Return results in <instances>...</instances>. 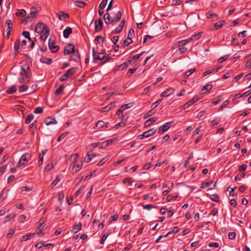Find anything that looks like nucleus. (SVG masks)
Segmentation results:
<instances>
[{
    "mask_svg": "<svg viewBox=\"0 0 251 251\" xmlns=\"http://www.w3.org/2000/svg\"><path fill=\"white\" fill-rule=\"evenodd\" d=\"M155 113V110H154V108H153L152 109L149 111L146 114H145V117H148L151 116L152 115H153Z\"/></svg>",
    "mask_w": 251,
    "mask_h": 251,
    "instance_id": "bf43d9fd",
    "label": "nucleus"
},
{
    "mask_svg": "<svg viewBox=\"0 0 251 251\" xmlns=\"http://www.w3.org/2000/svg\"><path fill=\"white\" fill-rule=\"evenodd\" d=\"M189 42V41L187 39L182 40L181 41H179L178 42H176L174 45H173V49H176L177 48H180L182 47H183L185 46L187 43Z\"/></svg>",
    "mask_w": 251,
    "mask_h": 251,
    "instance_id": "0eeeda50",
    "label": "nucleus"
},
{
    "mask_svg": "<svg viewBox=\"0 0 251 251\" xmlns=\"http://www.w3.org/2000/svg\"><path fill=\"white\" fill-rule=\"evenodd\" d=\"M4 190H2L0 194V200H4L7 197V194H4Z\"/></svg>",
    "mask_w": 251,
    "mask_h": 251,
    "instance_id": "13d9d810",
    "label": "nucleus"
},
{
    "mask_svg": "<svg viewBox=\"0 0 251 251\" xmlns=\"http://www.w3.org/2000/svg\"><path fill=\"white\" fill-rule=\"evenodd\" d=\"M103 19L106 24H112V19H111L110 15L108 13H106L104 15Z\"/></svg>",
    "mask_w": 251,
    "mask_h": 251,
    "instance_id": "5701e85b",
    "label": "nucleus"
},
{
    "mask_svg": "<svg viewBox=\"0 0 251 251\" xmlns=\"http://www.w3.org/2000/svg\"><path fill=\"white\" fill-rule=\"evenodd\" d=\"M28 87L25 84H22L19 86V91L20 92H23L26 91Z\"/></svg>",
    "mask_w": 251,
    "mask_h": 251,
    "instance_id": "49530a36",
    "label": "nucleus"
},
{
    "mask_svg": "<svg viewBox=\"0 0 251 251\" xmlns=\"http://www.w3.org/2000/svg\"><path fill=\"white\" fill-rule=\"evenodd\" d=\"M125 19H122V21L118 25V26L111 32V34H118L120 33L125 25Z\"/></svg>",
    "mask_w": 251,
    "mask_h": 251,
    "instance_id": "6e6552de",
    "label": "nucleus"
},
{
    "mask_svg": "<svg viewBox=\"0 0 251 251\" xmlns=\"http://www.w3.org/2000/svg\"><path fill=\"white\" fill-rule=\"evenodd\" d=\"M72 32V29L70 27H67L63 31V36L64 38H67L70 34Z\"/></svg>",
    "mask_w": 251,
    "mask_h": 251,
    "instance_id": "393cba45",
    "label": "nucleus"
},
{
    "mask_svg": "<svg viewBox=\"0 0 251 251\" xmlns=\"http://www.w3.org/2000/svg\"><path fill=\"white\" fill-rule=\"evenodd\" d=\"M75 6L79 7H83L86 5V3L80 0H76L75 1Z\"/></svg>",
    "mask_w": 251,
    "mask_h": 251,
    "instance_id": "473e14b6",
    "label": "nucleus"
},
{
    "mask_svg": "<svg viewBox=\"0 0 251 251\" xmlns=\"http://www.w3.org/2000/svg\"><path fill=\"white\" fill-rule=\"evenodd\" d=\"M114 140H115L114 139H109V140L104 141L103 142H102L101 144V146L100 148H106V147L111 145V144H112Z\"/></svg>",
    "mask_w": 251,
    "mask_h": 251,
    "instance_id": "6ab92c4d",
    "label": "nucleus"
},
{
    "mask_svg": "<svg viewBox=\"0 0 251 251\" xmlns=\"http://www.w3.org/2000/svg\"><path fill=\"white\" fill-rule=\"evenodd\" d=\"M107 0H102L101 2H100L99 6L100 7V9H104L107 4Z\"/></svg>",
    "mask_w": 251,
    "mask_h": 251,
    "instance_id": "864d4df0",
    "label": "nucleus"
},
{
    "mask_svg": "<svg viewBox=\"0 0 251 251\" xmlns=\"http://www.w3.org/2000/svg\"><path fill=\"white\" fill-rule=\"evenodd\" d=\"M156 129L151 128L147 131L144 132L143 134V136H144L145 138H148L154 134L156 132Z\"/></svg>",
    "mask_w": 251,
    "mask_h": 251,
    "instance_id": "dca6fc26",
    "label": "nucleus"
},
{
    "mask_svg": "<svg viewBox=\"0 0 251 251\" xmlns=\"http://www.w3.org/2000/svg\"><path fill=\"white\" fill-rule=\"evenodd\" d=\"M34 233H28L25 235H24L21 238V240L22 241H27V240H28L34 237Z\"/></svg>",
    "mask_w": 251,
    "mask_h": 251,
    "instance_id": "b1692460",
    "label": "nucleus"
},
{
    "mask_svg": "<svg viewBox=\"0 0 251 251\" xmlns=\"http://www.w3.org/2000/svg\"><path fill=\"white\" fill-rule=\"evenodd\" d=\"M62 177V176L61 175L57 176H56V178L53 181L52 183L50 184V187L51 188H53L60 181Z\"/></svg>",
    "mask_w": 251,
    "mask_h": 251,
    "instance_id": "aec40b11",
    "label": "nucleus"
},
{
    "mask_svg": "<svg viewBox=\"0 0 251 251\" xmlns=\"http://www.w3.org/2000/svg\"><path fill=\"white\" fill-rule=\"evenodd\" d=\"M218 71V69H216V68H214L212 70H207L203 73V76H205L207 75L210 74L214 72H217Z\"/></svg>",
    "mask_w": 251,
    "mask_h": 251,
    "instance_id": "a18cd8bd",
    "label": "nucleus"
},
{
    "mask_svg": "<svg viewBox=\"0 0 251 251\" xmlns=\"http://www.w3.org/2000/svg\"><path fill=\"white\" fill-rule=\"evenodd\" d=\"M132 43V40L131 38H127L126 40H124L122 44V46L124 47H127L130 44Z\"/></svg>",
    "mask_w": 251,
    "mask_h": 251,
    "instance_id": "2f4dec72",
    "label": "nucleus"
},
{
    "mask_svg": "<svg viewBox=\"0 0 251 251\" xmlns=\"http://www.w3.org/2000/svg\"><path fill=\"white\" fill-rule=\"evenodd\" d=\"M58 18L59 20H62L64 19H67L69 17V15L63 12H60L58 14Z\"/></svg>",
    "mask_w": 251,
    "mask_h": 251,
    "instance_id": "c756f323",
    "label": "nucleus"
},
{
    "mask_svg": "<svg viewBox=\"0 0 251 251\" xmlns=\"http://www.w3.org/2000/svg\"><path fill=\"white\" fill-rule=\"evenodd\" d=\"M118 218V215L117 214L112 216L109 219V223L111 224L112 222L117 221Z\"/></svg>",
    "mask_w": 251,
    "mask_h": 251,
    "instance_id": "3c124183",
    "label": "nucleus"
},
{
    "mask_svg": "<svg viewBox=\"0 0 251 251\" xmlns=\"http://www.w3.org/2000/svg\"><path fill=\"white\" fill-rule=\"evenodd\" d=\"M42 226V224H40L39 225V227H37V229H36L35 233H36V234H37L39 235L43 236V233L42 232L43 228L41 227Z\"/></svg>",
    "mask_w": 251,
    "mask_h": 251,
    "instance_id": "c9c22d12",
    "label": "nucleus"
},
{
    "mask_svg": "<svg viewBox=\"0 0 251 251\" xmlns=\"http://www.w3.org/2000/svg\"><path fill=\"white\" fill-rule=\"evenodd\" d=\"M109 233H107L106 234H104L101 238L100 243L101 244H104V241H105V240L106 239L107 237L109 236Z\"/></svg>",
    "mask_w": 251,
    "mask_h": 251,
    "instance_id": "6e6d98bb",
    "label": "nucleus"
},
{
    "mask_svg": "<svg viewBox=\"0 0 251 251\" xmlns=\"http://www.w3.org/2000/svg\"><path fill=\"white\" fill-rule=\"evenodd\" d=\"M172 123V122H167L164 125L160 126L158 128V132L159 133H162L167 131L170 128Z\"/></svg>",
    "mask_w": 251,
    "mask_h": 251,
    "instance_id": "20e7f679",
    "label": "nucleus"
},
{
    "mask_svg": "<svg viewBox=\"0 0 251 251\" xmlns=\"http://www.w3.org/2000/svg\"><path fill=\"white\" fill-rule=\"evenodd\" d=\"M5 25H7V30H11L13 27L12 21L9 19L7 20L5 22Z\"/></svg>",
    "mask_w": 251,
    "mask_h": 251,
    "instance_id": "58836bf2",
    "label": "nucleus"
},
{
    "mask_svg": "<svg viewBox=\"0 0 251 251\" xmlns=\"http://www.w3.org/2000/svg\"><path fill=\"white\" fill-rule=\"evenodd\" d=\"M174 92V89L172 88H168L164 91L160 95V97H166L171 95Z\"/></svg>",
    "mask_w": 251,
    "mask_h": 251,
    "instance_id": "4468645a",
    "label": "nucleus"
},
{
    "mask_svg": "<svg viewBox=\"0 0 251 251\" xmlns=\"http://www.w3.org/2000/svg\"><path fill=\"white\" fill-rule=\"evenodd\" d=\"M33 118L34 115L32 114H29L25 119V123L26 124H29L33 120Z\"/></svg>",
    "mask_w": 251,
    "mask_h": 251,
    "instance_id": "f704fd0d",
    "label": "nucleus"
},
{
    "mask_svg": "<svg viewBox=\"0 0 251 251\" xmlns=\"http://www.w3.org/2000/svg\"><path fill=\"white\" fill-rule=\"evenodd\" d=\"M51 40L50 38L49 40V48L52 52H56L59 50V47L58 46L54 45L53 41H52V42H51Z\"/></svg>",
    "mask_w": 251,
    "mask_h": 251,
    "instance_id": "ddd939ff",
    "label": "nucleus"
},
{
    "mask_svg": "<svg viewBox=\"0 0 251 251\" xmlns=\"http://www.w3.org/2000/svg\"><path fill=\"white\" fill-rule=\"evenodd\" d=\"M73 168L75 169V172H77L81 168V165L79 164H75L73 166Z\"/></svg>",
    "mask_w": 251,
    "mask_h": 251,
    "instance_id": "774afa93",
    "label": "nucleus"
},
{
    "mask_svg": "<svg viewBox=\"0 0 251 251\" xmlns=\"http://www.w3.org/2000/svg\"><path fill=\"white\" fill-rule=\"evenodd\" d=\"M44 122L47 126L57 124V121H56L55 118L52 117H49L45 119Z\"/></svg>",
    "mask_w": 251,
    "mask_h": 251,
    "instance_id": "9d476101",
    "label": "nucleus"
},
{
    "mask_svg": "<svg viewBox=\"0 0 251 251\" xmlns=\"http://www.w3.org/2000/svg\"><path fill=\"white\" fill-rule=\"evenodd\" d=\"M38 14V11L36 8L32 7L30 9V12L29 15L26 16L22 22L25 24L31 23L36 17Z\"/></svg>",
    "mask_w": 251,
    "mask_h": 251,
    "instance_id": "f03ea898",
    "label": "nucleus"
},
{
    "mask_svg": "<svg viewBox=\"0 0 251 251\" xmlns=\"http://www.w3.org/2000/svg\"><path fill=\"white\" fill-rule=\"evenodd\" d=\"M96 156V154H89L87 153V156L85 157L86 162L87 163L90 162L93 157Z\"/></svg>",
    "mask_w": 251,
    "mask_h": 251,
    "instance_id": "a19ab883",
    "label": "nucleus"
},
{
    "mask_svg": "<svg viewBox=\"0 0 251 251\" xmlns=\"http://www.w3.org/2000/svg\"><path fill=\"white\" fill-rule=\"evenodd\" d=\"M143 208L145 209H147L148 210H151L152 208H154V206L152 204H146L142 206Z\"/></svg>",
    "mask_w": 251,
    "mask_h": 251,
    "instance_id": "4d7b16f0",
    "label": "nucleus"
},
{
    "mask_svg": "<svg viewBox=\"0 0 251 251\" xmlns=\"http://www.w3.org/2000/svg\"><path fill=\"white\" fill-rule=\"evenodd\" d=\"M229 103V101L228 100H226L219 107V110H222L224 108L226 107V105Z\"/></svg>",
    "mask_w": 251,
    "mask_h": 251,
    "instance_id": "5fc2aeb1",
    "label": "nucleus"
},
{
    "mask_svg": "<svg viewBox=\"0 0 251 251\" xmlns=\"http://www.w3.org/2000/svg\"><path fill=\"white\" fill-rule=\"evenodd\" d=\"M96 40L99 43V44L101 46L103 43V38L101 35H98L97 36Z\"/></svg>",
    "mask_w": 251,
    "mask_h": 251,
    "instance_id": "37998d69",
    "label": "nucleus"
},
{
    "mask_svg": "<svg viewBox=\"0 0 251 251\" xmlns=\"http://www.w3.org/2000/svg\"><path fill=\"white\" fill-rule=\"evenodd\" d=\"M128 66L127 62H124L122 64L118 66L119 69L120 70H123L126 68Z\"/></svg>",
    "mask_w": 251,
    "mask_h": 251,
    "instance_id": "09e8293b",
    "label": "nucleus"
},
{
    "mask_svg": "<svg viewBox=\"0 0 251 251\" xmlns=\"http://www.w3.org/2000/svg\"><path fill=\"white\" fill-rule=\"evenodd\" d=\"M18 81L21 83H25V84L28 83L26 82V79L25 80L24 76H20L18 78Z\"/></svg>",
    "mask_w": 251,
    "mask_h": 251,
    "instance_id": "69168bd1",
    "label": "nucleus"
},
{
    "mask_svg": "<svg viewBox=\"0 0 251 251\" xmlns=\"http://www.w3.org/2000/svg\"><path fill=\"white\" fill-rule=\"evenodd\" d=\"M14 217V215L13 214H10L5 217V222H7Z\"/></svg>",
    "mask_w": 251,
    "mask_h": 251,
    "instance_id": "0e129e2a",
    "label": "nucleus"
},
{
    "mask_svg": "<svg viewBox=\"0 0 251 251\" xmlns=\"http://www.w3.org/2000/svg\"><path fill=\"white\" fill-rule=\"evenodd\" d=\"M20 75L21 76H25L26 77V82L27 83L29 82L30 81L31 75L27 73L26 69L25 68L21 67Z\"/></svg>",
    "mask_w": 251,
    "mask_h": 251,
    "instance_id": "9b49d317",
    "label": "nucleus"
},
{
    "mask_svg": "<svg viewBox=\"0 0 251 251\" xmlns=\"http://www.w3.org/2000/svg\"><path fill=\"white\" fill-rule=\"evenodd\" d=\"M32 155L29 153H26L22 155L20 160L23 162H27L31 159Z\"/></svg>",
    "mask_w": 251,
    "mask_h": 251,
    "instance_id": "2eb2a0df",
    "label": "nucleus"
},
{
    "mask_svg": "<svg viewBox=\"0 0 251 251\" xmlns=\"http://www.w3.org/2000/svg\"><path fill=\"white\" fill-rule=\"evenodd\" d=\"M43 109L41 107H37L34 109V112L35 114H41L43 112Z\"/></svg>",
    "mask_w": 251,
    "mask_h": 251,
    "instance_id": "603ef678",
    "label": "nucleus"
},
{
    "mask_svg": "<svg viewBox=\"0 0 251 251\" xmlns=\"http://www.w3.org/2000/svg\"><path fill=\"white\" fill-rule=\"evenodd\" d=\"M132 104L131 103H129L122 105L120 108H121V110H122L124 111L125 110L132 107Z\"/></svg>",
    "mask_w": 251,
    "mask_h": 251,
    "instance_id": "de8ad7c7",
    "label": "nucleus"
},
{
    "mask_svg": "<svg viewBox=\"0 0 251 251\" xmlns=\"http://www.w3.org/2000/svg\"><path fill=\"white\" fill-rule=\"evenodd\" d=\"M64 88L65 87L63 85H61L56 90L55 94L56 95H60L62 93Z\"/></svg>",
    "mask_w": 251,
    "mask_h": 251,
    "instance_id": "4c0bfd02",
    "label": "nucleus"
},
{
    "mask_svg": "<svg viewBox=\"0 0 251 251\" xmlns=\"http://www.w3.org/2000/svg\"><path fill=\"white\" fill-rule=\"evenodd\" d=\"M49 27L46 24H43L42 23H38L36 24L35 28V31L36 33H40L43 30L48 28Z\"/></svg>",
    "mask_w": 251,
    "mask_h": 251,
    "instance_id": "7ed1b4c3",
    "label": "nucleus"
},
{
    "mask_svg": "<svg viewBox=\"0 0 251 251\" xmlns=\"http://www.w3.org/2000/svg\"><path fill=\"white\" fill-rule=\"evenodd\" d=\"M219 196L217 194H213L211 196L210 200L215 202H218L219 201Z\"/></svg>",
    "mask_w": 251,
    "mask_h": 251,
    "instance_id": "ea45409f",
    "label": "nucleus"
},
{
    "mask_svg": "<svg viewBox=\"0 0 251 251\" xmlns=\"http://www.w3.org/2000/svg\"><path fill=\"white\" fill-rule=\"evenodd\" d=\"M157 120V117H152L149 120H148L145 123V126H148L151 125V124L152 123L155 122Z\"/></svg>",
    "mask_w": 251,
    "mask_h": 251,
    "instance_id": "bb28decb",
    "label": "nucleus"
},
{
    "mask_svg": "<svg viewBox=\"0 0 251 251\" xmlns=\"http://www.w3.org/2000/svg\"><path fill=\"white\" fill-rule=\"evenodd\" d=\"M206 15L207 19H214V17H216L217 16V15L216 14H212L210 13V12H207Z\"/></svg>",
    "mask_w": 251,
    "mask_h": 251,
    "instance_id": "8fccbe9b",
    "label": "nucleus"
},
{
    "mask_svg": "<svg viewBox=\"0 0 251 251\" xmlns=\"http://www.w3.org/2000/svg\"><path fill=\"white\" fill-rule=\"evenodd\" d=\"M121 12L119 11L117 13H116L115 16H114L112 19V24H113L115 23L119 22L121 18Z\"/></svg>",
    "mask_w": 251,
    "mask_h": 251,
    "instance_id": "a211bd4d",
    "label": "nucleus"
},
{
    "mask_svg": "<svg viewBox=\"0 0 251 251\" xmlns=\"http://www.w3.org/2000/svg\"><path fill=\"white\" fill-rule=\"evenodd\" d=\"M213 86L211 84H207L204 86L201 89L202 93H205L206 91H209L212 89Z\"/></svg>",
    "mask_w": 251,
    "mask_h": 251,
    "instance_id": "cd10ccee",
    "label": "nucleus"
},
{
    "mask_svg": "<svg viewBox=\"0 0 251 251\" xmlns=\"http://www.w3.org/2000/svg\"><path fill=\"white\" fill-rule=\"evenodd\" d=\"M97 127L100 128L105 126V123L102 121H99L96 124Z\"/></svg>",
    "mask_w": 251,
    "mask_h": 251,
    "instance_id": "79ce46f5",
    "label": "nucleus"
},
{
    "mask_svg": "<svg viewBox=\"0 0 251 251\" xmlns=\"http://www.w3.org/2000/svg\"><path fill=\"white\" fill-rule=\"evenodd\" d=\"M68 79V77L66 75L65 73L64 74H63V75H62L60 77L59 80L61 82H63V81H65L67 80Z\"/></svg>",
    "mask_w": 251,
    "mask_h": 251,
    "instance_id": "338daca9",
    "label": "nucleus"
},
{
    "mask_svg": "<svg viewBox=\"0 0 251 251\" xmlns=\"http://www.w3.org/2000/svg\"><path fill=\"white\" fill-rule=\"evenodd\" d=\"M134 35V31L132 28H130L128 33L127 38H131Z\"/></svg>",
    "mask_w": 251,
    "mask_h": 251,
    "instance_id": "680f3d73",
    "label": "nucleus"
},
{
    "mask_svg": "<svg viewBox=\"0 0 251 251\" xmlns=\"http://www.w3.org/2000/svg\"><path fill=\"white\" fill-rule=\"evenodd\" d=\"M78 68L77 67H73L67 71L65 73L68 78L72 77L74 75L77 71Z\"/></svg>",
    "mask_w": 251,
    "mask_h": 251,
    "instance_id": "f8f14e48",
    "label": "nucleus"
},
{
    "mask_svg": "<svg viewBox=\"0 0 251 251\" xmlns=\"http://www.w3.org/2000/svg\"><path fill=\"white\" fill-rule=\"evenodd\" d=\"M199 100V99L197 98H193V99L189 100L188 102H187V104L189 106L192 105L193 103L196 102Z\"/></svg>",
    "mask_w": 251,
    "mask_h": 251,
    "instance_id": "c03bdc74",
    "label": "nucleus"
},
{
    "mask_svg": "<svg viewBox=\"0 0 251 251\" xmlns=\"http://www.w3.org/2000/svg\"><path fill=\"white\" fill-rule=\"evenodd\" d=\"M26 15V12L24 9H20L16 13L17 17H24Z\"/></svg>",
    "mask_w": 251,
    "mask_h": 251,
    "instance_id": "e433bc0d",
    "label": "nucleus"
},
{
    "mask_svg": "<svg viewBox=\"0 0 251 251\" xmlns=\"http://www.w3.org/2000/svg\"><path fill=\"white\" fill-rule=\"evenodd\" d=\"M82 225L80 223L74 225L72 229V232L76 233L81 229Z\"/></svg>",
    "mask_w": 251,
    "mask_h": 251,
    "instance_id": "f3484780",
    "label": "nucleus"
},
{
    "mask_svg": "<svg viewBox=\"0 0 251 251\" xmlns=\"http://www.w3.org/2000/svg\"><path fill=\"white\" fill-rule=\"evenodd\" d=\"M17 90V88L15 85H13L9 88H8L6 90L7 94H12L16 92Z\"/></svg>",
    "mask_w": 251,
    "mask_h": 251,
    "instance_id": "c85d7f7f",
    "label": "nucleus"
},
{
    "mask_svg": "<svg viewBox=\"0 0 251 251\" xmlns=\"http://www.w3.org/2000/svg\"><path fill=\"white\" fill-rule=\"evenodd\" d=\"M92 55L94 59L93 62L95 63H97V61L98 60L100 61H103L101 63V65L104 64L105 63L108 62L110 58L108 57L107 58H105L104 52H99L97 53V52L95 50V48L93 47L92 48Z\"/></svg>",
    "mask_w": 251,
    "mask_h": 251,
    "instance_id": "f257e3e1",
    "label": "nucleus"
},
{
    "mask_svg": "<svg viewBox=\"0 0 251 251\" xmlns=\"http://www.w3.org/2000/svg\"><path fill=\"white\" fill-rule=\"evenodd\" d=\"M75 51V46L73 44H69L66 46L64 51L65 55L73 53Z\"/></svg>",
    "mask_w": 251,
    "mask_h": 251,
    "instance_id": "39448f33",
    "label": "nucleus"
},
{
    "mask_svg": "<svg viewBox=\"0 0 251 251\" xmlns=\"http://www.w3.org/2000/svg\"><path fill=\"white\" fill-rule=\"evenodd\" d=\"M72 59L75 61L78 62L80 60V55L77 50H75L71 56Z\"/></svg>",
    "mask_w": 251,
    "mask_h": 251,
    "instance_id": "412c9836",
    "label": "nucleus"
},
{
    "mask_svg": "<svg viewBox=\"0 0 251 251\" xmlns=\"http://www.w3.org/2000/svg\"><path fill=\"white\" fill-rule=\"evenodd\" d=\"M36 122L37 121L35 120L32 122L31 124L29 125V129L33 135H34V133L36 130V127L35 126Z\"/></svg>",
    "mask_w": 251,
    "mask_h": 251,
    "instance_id": "4be33fe9",
    "label": "nucleus"
},
{
    "mask_svg": "<svg viewBox=\"0 0 251 251\" xmlns=\"http://www.w3.org/2000/svg\"><path fill=\"white\" fill-rule=\"evenodd\" d=\"M236 233L235 232H229L228 234V236L229 239L233 240L235 238Z\"/></svg>",
    "mask_w": 251,
    "mask_h": 251,
    "instance_id": "052dcab7",
    "label": "nucleus"
},
{
    "mask_svg": "<svg viewBox=\"0 0 251 251\" xmlns=\"http://www.w3.org/2000/svg\"><path fill=\"white\" fill-rule=\"evenodd\" d=\"M222 27V25L221 24L220 21L214 24V27L216 30L220 29Z\"/></svg>",
    "mask_w": 251,
    "mask_h": 251,
    "instance_id": "e2e57ef3",
    "label": "nucleus"
},
{
    "mask_svg": "<svg viewBox=\"0 0 251 251\" xmlns=\"http://www.w3.org/2000/svg\"><path fill=\"white\" fill-rule=\"evenodd\" d=\"M19 46L20 41L17 39L14 43V53L15 54H17L19 51Z\"/></svg>",
    "mask_w": 251,
    "mask_h": 251,
    "instance_id": "7c9ffc66",
    "label": "nucleus"
},
{
    "mask_svg": "<svg viewBox=\"0 0 251 251\" xmlns=\"http://www.w3.org/2000/svg\"><path fill=\"white\" fill-rule=\"evenodd\" d=\"M103 23L102 19L99 18L98 20L95 22V28L96 32H100L102 30Z\"/></svg>",
    "mask_w": 251,
    "mask_h": 251,
    "instance_id": "423d86ee",
    "label": "nucleus"
},
{
    "mask_svg": "<svg viewBox=\"0 0 251 251\" xmlns=\"http://www.w3.org/2000/svg\"><path fill=\"white\" fill-rule=\"evenodd\" d=\"M49 32H50V29L49 27L48 28L43 30V31H42L40 33V39L42 41H43V42H45V40H46L47 38L48 37V36L49 35Z\"/></svg>",
    "mask_w": 251,
    "mask_h": 251,
    "instance_id": "1a4fd4ad",
    "label": "nucleus"
},
{
    "mask_svg": "<svg viewBox=\"0 0 251 251\" xmlns=\"http://www.w3.org/2000/svg\"><path fill=\"white\" fill-rule=\"evenodd\" d=\"M202 32H199L197 34H195L192 35L191 37L189 38L188 40L189 41V42L193 40H196L199 39L201 36L202 34Z\"/></svg>",
    "mask_w": 251,
    "mask_h": 251,
    "instance_id": "a878e982",
    "label": "nucleus"
},
{
    "mask_svg": "<svg viewBox=\"0 0 251 251\" xmlns=\"http://www.w3.org/2000/svg\"><path fill=\"white\" fill-rule=\"evenodd\" d=\"M196 71L195 68H193L190 69L189 71L186 72L184 74V78H187L188 76H189L192 74L194 73Z\"/></svg>",
    "mask_w": 251,
    "mask_h": 251,
    "instance_id": "72a5a7b5",
    "label": "nucleus"
}]
</instances>
